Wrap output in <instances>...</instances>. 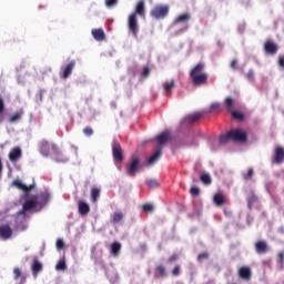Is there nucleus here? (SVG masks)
I'll return each instance as SVG.
<instances>
[{
    "instance_id": "423d86ee",
    "label": "nucleus",
    "mask_w": 284,
    "mask_h": 284,
    "mask_svg": "<svg viewBox=\"0 0 284 284\" xmlns=\"http://www.w3.org/2000/svg\"><path fill=\"white\" fill-rule=\"evenodd\" d=\"M40 153L42 156H50V152H59V148L55 144H50L48 140H42L39 144Z\"/></svg>"
},
{
    "instance_id": "c85d7f7f",
    "label": "nucleus",
    "mask_w": 284,
    "mask_h": 284,
    "mask_svg": "<svg viewBox=\"0 0 284 284\" xmlns=\"http://www.w3.org/2000/svg\"><path fill=\"white\" fill-rule=\"evenodd\" d=\"M110 250H111L112 256H119V254H120V252H121V243H119V242H113V243L111 244Z\"/></svg>"
},
{
    "instance_id": "a18cd8bd",
    "label": "nucleus",
    "mask_w": 284,
    "mask_h": 284,
    "mask_svg": "<svg viewBox=\"0 0 284 284\" xmlns=\"http://www.w3.org/2000/svg\"><path fill=\"white\" fill-rule=\"evenodd\" d=\"M143 212H154V205L152 204H144L142 206Z\"/></svg>"
},
{
    "instance_id": "f8f14e48",
    "label": "nucleus",
    "mask_w": 284,
    "mask_h": 284,
    "mask_svg": "<svg viewBox=\"0 0 284 284\" xmlns=\"http://www.w3.org/2000/svg\"><path fill=\"white\" fill-rule=\"evenodd\" d=\"M8 156L11 163H17V161H19L21 156H23V151H21L19 146H14L13 149H11Z\"/></svg>"
},
{
    "instance_id": "f704fd0d",
    "label": "nucleus",
    "mask_w": 284,
    "mask_h": 284,
    "mask_svg": "<svg viewBox=\"0 0 284 284\" xmlns=\"http://www.w3.org/2000/svg\"><path fill=\"white\" fill-rule=\"evenodd\" d=\"M121 221H123V213L122 212L113 213L112 221H111L113 225H116V223H121Z\"/></svg>"
},
{
    "instance_id": "473e14b6",
    "label": "nucleus",
    "mask_w": 284,
    "mask_h": 284,
    "mask_svg": "<svg viewBox=\"0 0 284 284\" xmlns=\"http://www.w3.org/2000/svg\"><path fill=\"white\" fill-rule=\"evenodd\" d=\"M231 116L235 119L236 121H244L245 120V114L240 111H231Z\"/></svg>"
},
{
    "instance_id": "de8ad7c7",
    "label": "nucleus",
    "mask_w": 284,
    "mask_h": 284,
    "mask_svg": "<svg viewBox=\"0 0 284 284\" xmlns=\"http://www.w3.org/2000/svg\"><path fill=\"white\" fill-rule=\"evenodd\" d=\"M181 274V266L180 265H175L172 270V275L173 276H179Z\"/></svg>"
},
{
    "instance_id": "6ab92c4d",
    "label": "nucleus",
    "mask_w": 284,
    "mask_h": 284,
    "mask_svg": "<svg viewBox=\"0 0 284 284\" xmlns=\"http://www.w3.org/2000/svg\"><path fill=\"white\" fill-rule=\"evenodd\" d=\"M31 271H32V276L37 278L39 276V273L43 271V264L39 262V258H34L32 264H31Z\"/></svg>"
},
{
    "instance_id": "2eb2a0df",
    "label": "nucleus",
    "mask_w": 284,
    "mask_h": 284,
    "mask_svg": "<svg viewBox=\"0 0 284 284\" xmlns=\"http://www.w3.org/2000/svg\"><path fill=\"white\" fill-rule=\"evenodd\" d=\"M74 65H77V61L71 60L67 65L62 67V79H68L70 74H72V71L74 70Z\"/></svg>"
},
{
    "instance_id": "0eeeda50",
    "label": "nucleus",
    "mask_w": 284,
    "mask_h": 284,
    "mask_svg": "<svg viewBox=\"0 0 284 284\" xmlns=\"http://www.w3.org/2000/svg\"><path fill=\"white\" fill-rule=\"evenodd\" d=\"M139 168H141V159L139 156L131 158V163L126 168V174L129 176H136Z\"/></svg>"
},
{
    "instance_id": "c03bdc74",
    "label": "nucleus",
    "mask_w": 284,
    "mask_h": 284,
    "mask_svg": "<svg viewBox=\"0 0 284 284\" xmlns=\"http://www.w3.org/2000/svg\"><path fill=\"white\" fill-rule=\"evenodd\" d=\"M190 194L193 196H199V194H201V189H199L197 186H192L190 189Z\"/></svg>"
},
{
    "instance_id": "e433bc0d",
    "label": "nucleus",
    "mask_w": 284,
    "mask_h": 284,
    "mask_svg": "<svg viewBox=\"0 0 284 284\" xmlns=\"http://www.w3.org/2000/svg\"><path fill=\"white\" fill-rule=\"evenodd\" d=\"M256 201H257L256 194L254 192H251L247 195V205H248V207H252V204L256 203Z\"/></svg>"
},
{
    "instance_id": "20e7f679",
    "label": "nucleus",
    "mask_w": 284,
    "mask_h": 284,
    "mask_svg": "<svg viewBox=\"0 0 284 284\" xmlns=\"http://www.w3.org/2000/svg\"><path fill=\"white\" fill-rule=\"evenodd\" d=\"M201 119H203V113H201V112L191 113V114L185 115L181 120V125H182V128H187L190 125H193V123H199V121H201Z\"/></svg>"
},
{
    "instance_id": "6e6d98bb",
    "label": "nucleus",
    "mask_w": 284,
    "mask_h": 284,
    "mask_svg": "<svg viewBox=\"0 0 284 284\" xmlns=\"http://www.w3.org/2000/svg\"><path fill=\"white\" fill-rule=\"evenodd\" d=\"M231 68H232V70H236V68H239V61L237 60H232L231 61Z\"/></svg>"
},
{
    "instance_id": "5701e85b",
    "label": "nucleus",
    "mask_w": 284,
    "mask_h": 284,
    "mask_svg": "<svg viewBox=\"0 0 284 284\" xmlns=\"http://www.w3.org/2000/svg\"><path fill=\"white\" fill-rule=\"evenodd\" d=\"M162 154L163 151L161 148L155 149L154 153L148 159L149 165H154V163L161 159Z\"/></svg>"
},
{
    "instance_id": "f257e3e1",
    "label": "nucleus",
    "mask_w": 284,
    "mask_h": 284,
    "mask_svg": "<svg viewBox=\"0 0 284 284\" xmlns=\"http://www.w3.org/2000/svg\"><path fill=\"white\" fill-rule=\"evenodd\" d=\"M192 85L195 88H201V85H207V80L210 74L205 72V63L199 62L193 67L189 73Z\"/></svg>"
},
{
    "instance_id": "412c9836",
    "label": "nucleus",
    "mask_w": 284,
    "mask_h": 284,
    "mask_svg": "<svg viewBox=\"0 0 284 284\" xmlns=\"http://www.w3.org/2000/svg\"><path fill=\"white\" fill-rule=\"evenodd\" d=\"M239 276L243 281H250L252 278V270L247 266H242L239 270Z\"/></svg>"
},
{
    "instance_id": "864d4df0",
    "label": "nucleus",
    "mask_w": 284,
    "mask_h": 284,
    "mask_svg": "<svg viewBox=\"0 0 284 284\" xmlns=\"http://www.w3.org/2000/svg\"><path fill=\"white\" fill-rule=\"evenodd\" d=\"M63 240L59 239L57 240V250H63Z\"/></svg>"
},
{
    "instance_id": "f3484780",
    "label": "nucleus",
    "mask_w": 284,
    "mask_h": 284,
    "mask_svg": "<svg viewBox=\"0 0 284 284\" xmlns=\"http://www.w3.org/2000/svg\"><path fill=\"white\" fill-rule=\"evenodd\" d=\"M78 212L81 216H88L90 214V204L83 200L78 201Z\"/></svg>"
},
{
    "instance_id": "2f4dec72",
    "label": "nucleus",
    "mask_w": 284,
    "mask_h": 284,
    "mask_svg": "<svg viewBox=\"0 0 284 284\" xmlns=\"http://www.w3.org/2000/svg\"><path fill=\"white\" fill-rule=\"evenodd\" d=\"M224 105L229 112H232L234 110V99L229 97L224 100Z\"/></svg>"
},
{
    "instance_id": "4c0bfd02",
    "label": "nucleus",
    "mask_w": 284,
    "mask_h": 284,
    "mask_svg": "<svg viewBox=\"0 0 284 284\" xmlns=\"http://www.w3.org/2000/svg\"><path fill=\"white\" fill-rule=\"evenodd\" d=\"M232 139V135H230V132L227 134L220 135V144L225 145L230 140Z\"/></svg>"
},
{
    "instance_id": "4be33fe9",
    "label": "nucleus",
    "mask_w": 284,
    "mask_h": 284,
    "mask_svg": "<svg viewBox=\"0 0 284 284\" xmlns=\"http://www.w3.org/2000/svg\"><path fill=\"white\" fill-rule=\"evenodd\" d=\"M12 185H13V187H18V190H22V192H26V193L30 192L31 190H34V184H30L28 186L26 184H22V182L19 180H14L12 182Z\"/></svg>"
},
{
    "instance_id": "aec40b11",
    "label": "nucleus",
    "mask_w": 284,
    "mask_h": 284,
    "mask_svg": "<svg viewBox=\"0 0 284 284\" xmlns=\"http://www.w3.org/2000/svg\"><path fill=\"white\" fill-rule=\"evenodd\" d=\"M213 203L214 205H216V207H223V205L227 204V199L225 197V195L216 193L213 196Z\"/></svg>"
},
{
    "instance_id": "b1692460",
    "label": "nucleus",
    "mask_w": 284,
    "mask_h": 284,
    "mask_svg": "<svg viewBox=\"0 0 284 284\" xmlns=\"http://www.w3.org/2000/svg\"><path fill=\"white\" fill-rule=\"evenodd\" d=\"M91 34L95 41H105V32L103 29H93Z\"/></svg>"
},
{
    "instance_id": "ddd939ff",
    "label": "nucleus",
    "mask_w": 284,
    "mask_h": 284,
    "mask_svg": "<svg viewBox=\"0 0 284 284\" xmlns=\"http://www.w3.org/2000/svg\"><path fill=\"white\" fill-rule=\"evenodd\" d=\"M169 141H172V132L168 130L156 135L158 145H165Z\"/></svg>"
},
{
    "instance_id": "c756f323",
    "label": "nucleus",
    "mask_w": 284,
    "mask_h": 284,
    "mask_svg": "<svg viewBox=\"0 0 284 284\" xmlns=\"http://www.w3.org/2000/svg\"><path fill=\"white\" fill-rule=\"evenodd\" d=\"M155 276H162V278L168 276V272L165 271V266H163V264H160L155 267Z\"/></svg>"
},
{
    "instance_id": "8fccbe9b",
    "label": "nucleus",
    "mask_w": 284,
    "mask_h": 284,
    "mask_svg": "<svg viewBox=\"0 0 284 284\" xmlns=\"http://www.w3.org/2000/svg\"><path fill=\"white\" fill-rule=\"evenodd\" d=\"M142 77L143 79H148V77H150V68L145 67L142 71Z\"/></svg>"
},
{
    "instance_id": "09e8293b",
    "label": "nucleus",
    "mask_w": 284,
    "mask_h": 284,
    "mask_svg": "<svg viewBox=\"0 0 284 284\" xmlns=\"http://www.w3.org/2000/svg\"><path fill=\"white\" fill-rule=\"evenodd\" d=\"M119 3V0H105V6L108 8H112L113 6H116Z\"/></svg>"
},
{
    "instance_id": "4d7b16f0",
    "label": "nucleus",
    "mask_w": 284,
    "mask_h": 284,
    "mask_svg": "<svg viewBox=\"0 0 284 284\" xmlns=\"http://www.w3.org/2000/svg\"><path fill=\"white\" fill-rule=\"evenodd\" d=\"M278 263H281V265H283V263H284V252L278 253Z\"/></svg>"
},
{
    "instance_id": "3c124183",
    "label": "nucleus",
    "mask_w": 284,
    "mask_h": 284,
    "mask_svg": "<svg viewBox=\"0 0 284 284\" xmlns=\"http://www.w3.org/2000/svg\"><path fill=\"white\" fill-rule=\"evenodd\" d=\"M246 79L248 81H254V70L250 69L247 74H246Z\"/></svg>"
},
{
    "instance_id": "9b49d317",
    "label": "nucleus",
    "mask_w": 284,
    "mask_h": 284,
    "mask_svg": "<svg viewBox=\"0 0 284 284\" xmlns=\"http://www.w3.org/2000/svg\"><path fill=\"white\" fill-rule=\"evenodd\" d=\"M264 52L265 54L274 57V54H277L278 52V44L274 43L272 40H266L264 43Z\"/></svg>"
},
{
    "instance_id": "a878e982",
    "label": "nucleus",
    "mask_w": 284,
    "mask_h": 284,
    "mask_svg": "<svg viewBox=\"0 0 284 284\" xmlns=\"http://www.w3.org/2000/svg\"><path fill=\"white\" fill-rule=\"evenodd\" d=\"M190 19H192V16L190 13H182L176 17V19L174 20V24L179 26V23H187Z\"/></svg>"
},
{
    "instance_id": "f03ea898",
    "label": "nucleus",
    "mask_w": 284,
    "mask_h": 284,
    "mask_svg": "<svg viewBox=\"0 0 284 284\" xmlns=\"http://www.w3.org/2000/svg\"><path fill=\"white\" fill-rule=\"evenodd\" d=\"M138 17L145 19V1L144 0H140L135 6L134 12L129 16V30L130 32H132L133 37L135 38L139 34Z\"/></svg>"
},
{
    "instance_id": "7ed1b4c3",
    "label": "nucleus",
    "mask_w": 284,
    "mask_h": 284,
    "mask_svg": "<svg viewBox=\"0 0 284 284\" xmlns=\"http://www.w3.org/2000/svg\"><path fill=\"white\" fill-rule=\"evenodd\" d=\"M170 14V6L168 4H156L150 12V16L158 21L165 19Z\"/></svg>"
},
{
    "instance_id": "dca6fc26",
    "label": "nucleus",
    "mask_w": 284,
    "mask_h": 284,
    "mask_svg": "<svg viewBox=\"0 0 284 284\" xmlns=\"http://www.w3.org/2000/svg\"><path fill=\"white\" fill-rule=\"evenodd\" d=\"M255 252L256 254H267L270 252V246L267 242L260 240L255 243Z\"/></svg>"
},
{
    "instance_id": "39448f33",
    "label": "nucleus",
    "mask_w": 284,
    "mask_h": 284,
    "mask_svg": "<svg viewBox=\"0 0 284 284\" xmlns=\"http://www.w3.org/2000/svg\"><path fill=\"white\" fill-rule=\"evenodd\" d=\"M34 207H39V197L33 195L31 199H27L22 204V210L19 211V214H26V212H30L34 210Z\"/></svg>"
},
{
    "instance_id": "6e6552de",
    "label": "nucleus",
    "mask_w": 284,
    "mask_h": 284,
    "mask_svg": "<svg viewBox=\"0 0 284 284\" xmlns=\"http://www.w3.org/2000/svg\"><path fill=\"white\" fill-rule=\"evenodd\" d=\"M273 165H282L284 163V148L277 145L274 148L273 158H272Z\"/></svg>"
},
{
    "instance_id": "49530a36",
    "label": "nucleus",
    "mask_w": 284,
    "mask_h": 284,
    "mask_svg": "<svg viewBox=\"0 0 284 284\" xmlns=\"http://www.w3.org/2000/svg\"><path fill=\"white\" fill-rule=\"evenodd\" d=\"M4 111H6V103L3 102V98L0 97V116H3Z\"/></svg>"
},
{
    "instance_id": "5fc2aeb1",
    "label": "nucleus",
    "mask_w": 284,
    "mask_h": 284,
    "mask_svg": "<svg viewBox=\"0 0 284 284\" xmlns=\"http://www.w3.org/2000/svg\"><path fill=\"white\" fill-rule=\"evenodd\" d=\"M278 65L282 68V70H284V55L278 57Z\"/></svg>"
},
{
    "instance_id": "bb28decb",
    "label": "nucleus",
    "mask_w": 284,
    "mask_h": 284,
    "mask_svg": "<svg viewBox=\"0 0 284 284\" xmlns=\"http://www.w3.org/2000/svg\"><path fill=\"white\" fill-rule=\"evenodd\" d=\"M13 278L16 281L21 278L20 284H26V275H23V273H21V268H19V267L13 268Z\"/></svg>"
},
{
    "instance_id": "bf43d9fd",
    "label": "nucleus",
    "mask_w": 284,
    "mask_h": 284,
    "mask_svg": "<svg viewBox=\"0 0 284 284\" xmlns=\"http://www.w3.org/2000/svg\"><path fill=\"white\" fill-rule=\"evenodd\" d=\"M3 173V162L0 158V179H1V174Z\"/></svg>"
},
{
    "instance_id": "79ce46f5",
    "label": "nucleus",
    "mask_w": 284,
    "mask_h": 284,
    "mask_svg": "<svg viewBox=\"0 0 284 284\" xmlns=\"http://www.w3.org/2000/svg\"><path fill=\"white\" fill-rule=\"evenodd\" d=\"M83 134H84L85 136H92V134H94V130L92 129V126H85V128L83 129Z\"/></svg>"
},
{
    "instance_id": "7c9ffc66",
    "label": "nucleus",
    "mask_w": 284,
    "mask_h": 284,
    "mask_svg": "<svg viewBox=\"0 0 284 284\" xmlns=\"http://www.w3.org/2000/svg\"><path fill=\"white\" fill-rule=\"evenodd\" d=\"M174 88H176V82H174V80L164 83V92H166V94H170Z\"/></svg>"
},
{
    "instance_id": "58836bf2",
    "label": "nucleus",
    "mask_w": 284,
    "mask_h": 284,
    "mask_svg": "<svg viewBox=\"0 0 284 284\" xmlns=\"http://www.w3.org/2000/svg\"><path fill=\"white\" fill-rule=\"evenodd\" d=\"M210 258V253L203 252L197 255L199 263H202V261H207Z\"/></svg>"
},
{
    "instance_id": "ea45409f",
    "label": "nucleus",
    "mask_w": 284,
    "mask_h": 284,
    "mask_svg": "<svg viewBox=\"0 0 284 284\" xmlns=\"http://www.w3.org/2000/svg\"><path fill=\"white\" fill-rule=\"evenodd\" d=\"M211 112H221V103L213 102L210 106Z\"/></svg>"
},
{
    "instance_id": "9d476101",
    "label": "nucleus",
    "mask_w": 284,
    "mask_h": 284,
    "mask_svg": "<svg viewBox=\"0 0 284 284\" xmlns=\"http://www.w3.org/2000/svg\"><path fill=\"white\" fill-rule=\"evenodd\" d=\"M112 154L114 161L123 163V149H121V144L116 141L112 144Z\"/></svg>"
},
{
    "instance_id": "4468645a",
    "label": "nucleus",
    "mask_w": 284,
    "mask_h": 284,
    "mask_svg": "<svg viewBox=\"0 0 284 284\" xmlns=\"http://www.w3.org/2000/svg\"><path fill=\"white\" fill-rule=\"evenodd\" d=\"M48 203H50V192L43 191L38 196V207L41 210L42 207H45Z\"/></svg>"
},
{
    "instance_id": "cd10ccee",
    "label": "nucleus",
    "mask_w": 284,
    "mask_h": 284,
    "mask_svg": "<svg viewBox=\"0 0 284 284\" xmlns=\"http://www.w3.org/2000/svg\"><path fill=\"white\" fill-rule=\"evenodd\" d=\"M100 196H101V189L92 187L91 189V201H92V203H97V201H99Z\"/></svg>"
},
{
    "instance_id": "603ef678",
    "label": "nucleus",
    "mask_w": 284,
    "mask_h": 284,
    "mask_svg": "<svg viewBox=\"0 0 284 284\" xmlns=\"http://www.w3.org/2000/svg\"><path fill=\"white\" fill-rule=\"evenodd\" d=\"M174 261H179V255L173 254L169 257L168 263H174Z\"/></svg>"
},
{
    "instance_id": "c9c22d12",
    "label": "nucleus",
    "mask_w": 284,
    "mask_h": 284,
    "mask_svg": "<svg viewBox=\"0 0 284 284\" xmlns=\"http://www.w3.org/2000/svg\"><path fill=\"white\" fill-rule=\"evenodd\" d=\"M55 270H58L60 272H65V270H68V265L65 264V260H60L55 265Z\"/></svg>"
},
{
    "instance_id": "1a4fd4ad",
    "label": "nucleus",
    "mask_w": 284,
    "mask_h": 284,
    "mask_svg": "<svg viewBox=\"0 0 284 284\" xmlns=\"http://www.w3.org/2000/svg\"><path fill=\"white\" fill-rule=\"evenodd\" d=\"M231 141H235L236 143H245L247 141V132L243 130H232L230 131Z\"/></svg>"
},
{
    "instance_id": "a19ab883",
    "label": "nucleus",
    "mask_w": 284,
    "mask_h": 284,
    "mask_svg": "<svg viewBox=\"0 0 284 284\" xmlns=\"http://www.w3.org/2000/svg\"><path fill=\"white\" fill-rule=\"evenodd\" d=\"M252 176H254V169H248V172L247 173H244L243 174V178L245 181H251Z\"/></svg>"
},
{
    "instance_id": "393cba45",
    "label": "nucleus",
    "mask_w": 284,
    "mask_h": 284,
    "mask_svg": "<svg viewBox=\"0 0 284 284\" xmlns=\"http://www.w3.org/2000/svg\"><path fill=\"white\" fill-rule=\"evenodd\" d=\"M24 111L23 109H19L16 111L10 118H9V123H17L23 119Z\"/></svg>"
},
{
    "instance_id": "a211bd4d",
    "label": "nucleus",
    "mask_w": 284,
    "mask_h": 284,
    "mask_svg": "<svg viewBox=\"0 0 284 284\" xmlns=\"http://www.w3.org/2000/svg\"><path fill=\"white\" fill-rule=\"evenodd\" d=\"M0 237L4 241H8V239L12 237V227H10L8 224L0 225Z\"/></svg>"
},
{
    "instance_id": "13d9d810",
    "label": "nucleus",
    "mask_w": 284,
    "mask_h": 284,
    "mask_svg": "<svg viewBox=\"0 0 284 284\" xmlns=\"http://www.w3.org/2000/svg\"><path fill=\"white\" fill-rule=\"evenodd\" d=\"M187 30H190V26L185 24L179 32L180 34H183V32H187Z\"/></svg>"
},
{
    "instance_id": "72a5a7b5",
    "label": "nucleus",
    "mask_w": 284,
    "mask_h": 284,
    "mask_svg": "<svg viewBox=\"0 0 284 284\" xmlns=\"http://www.w3.org/2000/svg\"><path fill=\"white\" fill-rule=\"evenodd\" d=\"M200 181L204 183V185H212V176H210V174L207 173H203L200 176Z\"/></svg>"
},
{
    "instance_id": "37998d69",
    "label": "nucleus",
    "mask_w": 284,
    "mask_h": 284,
    "mask_svg": "<svg viewBox=\"0 0 284 284\" xmlns=\"http://www.w3.org/2000/svg\"><path fill=\"white\" fill-rule=\"evenodd\" d=\"M146 185L151 189L159 187V182L156 180H146Z\"/></svg>"
}]
</instances>
